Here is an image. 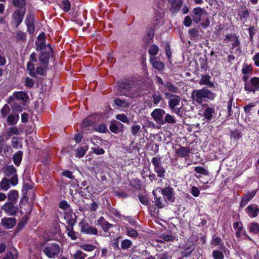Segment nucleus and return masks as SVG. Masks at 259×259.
Listing matches in <instances>:
<instances>
[{"mask_svg":"<svg viewBox=\"0 0 259 259\" xmlns=\"http://www.w3.org/2000/svg\"><path fill=\"white\" fill-rule=\"evenodd\" d=\"M118 83L119 92L122 95L134 98L139 96L141 93L139 85L133 80L125 79Z\"/></svg>","mask_w":259,"mask_h":259,"instance_id":"nucleus-1","label":"nucleus"},{"mask_svg":"<svg viewBox=\"0 0 259 259\" xmlns=\"http://www.w3.org/2000/svg\"><path fill=\"white\" fill-rule=\"evenodd\" d=\"M216 94L206 88L201 89L194 90L191 94V98L193 102L201 105L203 102L213 100Z\"/></svg>","mask_w":259,"mask_h":259,"instance_id":"nucleus-2","label":"nucleus"},{"mask_svg":"<svg viewBox=\"0 0 259 259\" xmlns=\"http://www.w3.org/2000/svg\"><path fill=\"white\" fill-rule=\"evenodd\" d=\"M43 252L50 258H55L60 252L61 247L57 243H48L43 249Z\"/></svg>","mask_w":259,"mask_h":259,"instance_id":"nucleus-3","label":"nucleus"},{"mask_svg":"<svg viewBox=\"0 0 259 259\" xmlns=\"http://www.w3.org/2000/svg\"><path fill=\"white\" fill-rule=\"evenodd\" d=\"M159 90L161 92L163 93L167 98L168 96L171 95L168 92L172 93H176L178 92L179 88L173 84L171 82L166 81L164 82V85H159Z\"/></svg>","mask_w":259,"mask_h":259,"instance_id":"nucleus-4","label":"nucleus"},{"mask_svg":"<svg viewBox=\"0 0 259 259\" xmlns=\"http://www.w3.org/2000/svg\"><path fill=\"white\" fill-rule=\"evenodd\" d=\"M161 191V194L163 196V198L165 203H171L174 202L175 197L173 195V189L171 187H168L164 188H157L155 191Z\"/></svg>","mask_w":259,"mask_h":259,"instance_id":"nucleus-5","label":"nucleus"},{"mask_svg":"<svg viewBox=\"0 0 259 259\" xmlns=\"http://www.w3.org/2000/svg\"><path fill=\"white\" fill-rule=\"evenodd\" d=\"M244 89L248 92L255 93L259 90V77L251 78L249 81L244 83Z\"/></svg>","mask_w":259,"mask_h":259,"instance_id":"nucleus-6","label":"nucleus"},{"mask_svg":"<svg viewBox=\"0 0 259 259\" xmlns=\"http://www.w3.org/2000/svg\"><path fill=\"white\" fill-rule=\"evenodd\" d=\"M6 176L10 177V182L12 186H16L18 182L16 169L13 165L7 166L5 170Z\"/></svg>","mask_w":259,"mask_h":259,"instance_id":"nucleus-7","label":"nucleus"},{"mask_svg":"<svg viewBox=\"0 0 259 259\" xmlns=\"http://www.w3.org/2000/svg\"><path fill=\"white\" fill-rule=\"evenodd\" d=\"M239 36L236 34H229L225 36L224 41L226 43L231 41L232 42L231 49L237 48V51H240V42L239 40Z\"/></svg>","mask_w":259,"mask_h":259,"instance_id":"nucleus-8","label":"nucleus"},{"mask_svg":"<svg viewBox=\"0 0 259 259\" xmlns=\"http://www.w3.org/2000/svg\"><path fill=\"white\" fill-rule=\"evenodd\" d=\"M25 13V9H19L16 10L12 15V21L15 24L16 27L18 26L22 22Z\"/></svg>","mask_w":259,"mask_h":259,"instance_id":"nucleus-9","label":"nucleus"},{"mask_svg":"<svg viewBox=\"0 0 259 259\" xmlns=\"http://www.w3.org/2000/svg\"><path fill=\"white\" fill-rule=\"evenodd\" d=\"M165 111L160 108L155 109L151 113V115L155 121L158 124L163 125V116Z\"/></svg>","mask_w":259,"mask_h":259,"instance_id":"nucleus-10","label":"nucleus"},{"mask_svg":"<svg viewBox=\"0 0 259 259\" xmlns=\"http://www.w3.org/2000/svg\"><path fill=\"white\" fill-rule=\"evenodd\" d=\"M206 15L204 9L200 7L195 8L193 10L192 19L195 23H198Z\"/></svg>","mask_w":259,"mask_h":259,"instance_id":"nucleus-11","label":"nucleus"},{"mask_svg":"<svg viewBox=\"0 0 259 259\" xmlns=\"http://www.w3.org/2000/svg\"><path fill=\"white\" fill-rule=\"evenodd\" d=\"M28 99L27 93L24 92H18L14 93L13 95L10 97L8 100V103L11 104L12 102L16 100H21L23 102L26 101Z\"/></svg>","mask_w":259,"mask_h":259,"instance_id":"nucleus-12","label":"nucleus"},{"mask_svg":"<svg viewBox=\"0 0 259 259\" xmlns=\"http://www.w3.org/2000/svg\"><path fill=\"white\" fill-rule=\"evenodd\" d=\"M2 209L5 213L10 215L16 214L18 211V208L14 205V203L11 201H8L3 206Z\"/></svg>","mask_w":259,"mask_h":259,"instance_id":"nucleus-13","label":"nucleus"},{"mask_svg":"<svg viewBox=\"0 0 259 259\" xmlns=\"http://www.w3.org/2000/svg\"><path fill=\"white\" fill-rule=\"evenodd\" d=\"M246 212L251 218L257 216L259 213V207L255 204H252L248 205L245 209Z\"/></svg>","mask_w":259,"mask_h":259,"instance_id":"nucleus-14","label":"nucleus"},{"mask_svg":"<svg viewBox=\"0 0 259 259\" xmlns=\"http://www.w3.org/2000/svg\"><path fill=\"white\" fill-rule=\"evenodd\" d=\"M167 97L169 98L168 101V106L171 110H174L175 108L180 104L181 101V98L180 96L171 94Z\"/></svg>","mask_w":259,"mask_h":259,"instance_id":"nucleus-15","label":"nucleus"},{"mask_svg":"<svg viewBox=\"0 0 259 259\" xmlns=\"http://www.w3.org/2000/svg\"><path fill=\"white\" fill-rule=\"evenodd\" d=\"M256 194L255 191H252L245 194L242 198L241 202L240 203V207H244L248 202L251 200Z\"/></svg>","mask_w":259,"mask_h":259,"instance_id":"nucleus-16","label":"nucleus"},{"mask_svg":"<svg viewBox=\"0 0 259 259\" xmlns=\"http://www.w3.org/2000/svg\"><path fill=\"white\" fill-rule=\"evenodd\" d=\"M81 231L83 233L90 235H97L98 234V230L96 228L90 226L88 224L86 223L82 225Z\"/></svg>","mask_w":259,"mask_h":259,"instance_id":"nucleus-17","label":"nucleus"},{"mask_svg":"<svg viewBox=\"0 0 259 259\" xmlns=\"http://www.w3.org/2000/svg\"><path fill=\"white\" fill-rule=\"evenodd\" d=\"M50 57V53L45 51L41 52L39 57V62L41 65L45 68H47L49 64V59Z\"/></svg>","mask_w":259,"mask_h":259,"instance_id":"nucleus-18","label":"nucleus"},{"mask_svg":"<svg viewBox=\"0 0 259 259\" xmlns=\"http://www.w3.org/2000/svg\"><path fill=\"white\" fill-rule=\"evenodd\" d=\"M98 224L101 226L102 229L105 233L109 231L110 228L113 227V225L109 223L105 220L104 217H101L97 221Z\"/></svg>","mask_w":259,"mask_h":259,"instance_id":"nucleus-19","label":"nucleus"},{"mask_svg":"<svg viewBox=\"0 0 259 259\" xmlns=\"http://www.w3.org/2000/svg\"><path fill=\"white\" fill-rule=\"evenodd\" d=\"M2 222L4 227L11 229L15 225L16 220L13 218H4L2 219Z\"/></svg>","mask_w":259,"mask_h":259,"instance_id":"nucleus-20","label":"nucleus"},{"mask_svg":"<svg viewBox=\"0 0 259 259\" xmlns=\"http://www.w3.org/2000/svg\"><path fill=\"white\" fill-rule=\"evenodd\" d=\"M210 76L208 75H202L199 82V84L201 85H207L209 88H212L214 83L210 81Z\"/></svg>","mask_w":259,"mask_h":259,"instance_id":"nucleus-21","label":"nucleus"},{"mask_svg":"<svg viewBox=\"0 0 259 259\" xmlns=\"http://www.w3.org/2000/svg\"><path fill=\"white\" fill-rule=\"evenodd\" d=\"M171 4L170 11L172 13L178 12L182 5L181 0H168Z\"/></svg>","mask_w":259,"mask_h":259,"instance_id":"nucleus-22","label":"nucleus"},{"mask_svg":"<svg viewBox=\"0 0 259 259\" xmlns=\"http://www.w3.org/2000/svg\"><path fill=\"white\" fill-rule=\"evenodd\" d=\"M190 152V149L188 147L181 146L179 149H176V154L180 157H184L187 156Z\"/></svg>","mask_w":259,"mask_h":259,"instance_id":"nucleus-23","label":"nucleus"},{"mask_svg":"<svg viewBox=\"0 0 259 259\" xmlns=\"http://www.w3.org/2000/svg\"><path fill=\"white\" fill-rule=\"evenodd\" d=\"M20 132L16 126H13L8 128L6 132L5 136L7 139H9L13 135H19Z\"/></svg>","mask_w":259,"mask_h":259,"instance_id":"nucleus-24","label":"nucleus"},{"mask_svg":"<svg viewBox=\"0 0 259 259\" xmlns=\"http://www.w3.org/2000/svg\"><path fill=\"white\" fill-rule=\"evenodd\" d=\"M155 190L153 191V194L154 195V200L155 205L159 208H162L165 206V201L163 198L161 197H158L156 195Z\"/></svg>","mask_w":259,"mask_h":259,"instance_id":"nucleus-25","label":"nucleus"},{"mask_svg":"<svg viewBox=\"0 0 259 259\" xmlns=\"http://www.w3.org/2000/svg\"><path fill=\"white\" fill-rule=\"evenodd\" d=\"M214 112L215 109L213 106L210 107L207 106L204 109V116L206 119L210 120L211 119Z\"/></svg>","mask_w":259,"mask_h":259,"instance_id":"nucleus-26","label":"nucleus"},{"mask_svg":"<svg viewBox=\"0 0 259 259\" xmlns=\"http://www.w3.org/2000/svg\"><path fill=\"white\" fill-rule=\"evenodd\" d=\"M19 197L18 192L16 190H11L8 194V199L9 201L15 202Z\"/></svg>","mask_w":259,"mask_h":259,"instance_id":"nucleus-27","label":"nucleus"},{"mask_svg":"<svg viewBox=\"0 0 259 259\" xmlns=\"http://www.w3.org/2000/svg\"><path fill=\"white\" fill-rule=\"evenodd\" d=\"M10 185H11L10 180L7 178H4L0 183V188L3 190L7 191L10 188Z\"/></svg>","mask_w":259,"mask_h":259,"instance_id":"nucleus-28","label":"nucleus"},{"mask_svg":"<svg viewBox=\"0 0 259 259\" xmlns=\"http://www.w3.org/2000/svg\"><path fill=\"white\" fill-rule=\"evenodd\" d=\"M13 37L17 41H24L26 38V33L18 30L13 34Z\"/></svg>","mask_w":259,"mask_h":259,"instance_id":"nucleus-29","label":"nucleus"},{"mask_svg":"<svg viewBox=\"0 0 259 259\" xmlns=\"http://www.w3.org/2000/svg\"><path fill=\"white\" fill-rule=\"evenodd\" d=\"M23 152L19 151L15 153L13 157L14 163L17 165L19 166L22 159Z\"/></svg>","mask_w":259,"mask_h":259,"instance_id":"nucleus-30","label":"nucleus"},{"mask_svg":"<svg viewBox=\"0 0 259 259\" xmlns=\"http://www.w3.org/2000/svg\"><path fill=\"white\" fill-rule=\"evenodd\" d=\"M123 125L119 122H117V123H112L110 124L109 128L110 131L114 133H119L120 130V127H121Z\"/></svg>","mask_w":259,"mask_h":259,"instance_id":"nucleus-31","label":"nucleus"},{"mask_svg":"<svg viewBox=\"0 0 259 259\" xmlns=\"http://www.w3.org/2000/svg\"><path fill=\"white\" fill-rule=\"evenodd\" d=\"M234 228L236 230V236L240 237L241 236V231L243 229V225L242 223L236 222L233 224Z\"/></svg>","mask_w":259,"mask_h":259,"instance_id":"nucleus-32","label":"nucleus"},{"mask_svg":"<svg viewBox=\"0 0 259 259\" xmlns=\"http://www.w3.org/2000/svg\"><path fill=\"white\" fill-rule=\"evenodd\" d=\"M167 123L170 124H175L176 123V120L174 116L167 113L165 114V118L163 121V124Z\"/></svg>","mask_w":259,"mask_h":259,"instance_id":"nucleus-33","label":"nucleus"},{"mask_svg":"<svg viewBox=\"0 0 259 259\" xmlns=\"http://www.w3.org/2000/svg\"><path fill=\"white\" fill-rule=\"evenodd\" d=\"M71 255L74 259H84L87 256V254L80 250H76L75 253Z\"/></svg>","mask_w":259,"mask_h":259,"instance_id":"nucleus-34","label":"nucleus"},{"mask_svg":"<svg viewBox=\"0 0 259 259\" xmlns=\"http://www.w3.org/2000/svg\"><path fill=\"white\" fill-rule=\"evenodd\" d=\"M93 124V122L92 120L89 118L87 117L85 118L82 122V129L84 131L88 130V128L91 126Z\"/></svg>","mask_w":259,"mask_h":259,"instance_id":"nucleus-35","label":"nucleus"},{"mask_svg":"<svg viewBox=\"0 0 259 259\" xmlns=\"http://www.w3.org/2000/svg\"><path fill=\"white\" fill-rule=\"evenodd\" d=\"M154 171L156 172L157 176L159 178H163L166 171L165 168L162 166V165L155 168Z\"/></svg>","mask_w":259,"mask_h":259,"instance_id":"nucleus-36","label":"nucleus"},{"mask_svg":"<svg viewBox=\"0 0 259 259\" xmlns=\"http://www.w3.org/2000/svg\"><path fill=\"white\" fill-rule=\"evenodd\" d=\"M241 71L243 74H251L252 72V67L251 65L244 64L242 66Z\"/></svg>","mask_w":259,"mask_h":259,"instance_id":"nucleus-37","label":"nucleus"},{"mask_svg":"<svg viewBox=\"0 0 259 259\" xmlns=\"http://www.w3.org/2000/svg\"><path fill=\"white\" fill-rule=\"evenodd\" d=\"M127 235L131 237L136 238L138 236V233L137 231L130 227H125Z\"/></svg>","mask_w":259,"mask_h":259,"instance_id":"nucleus-38","label":"nucleus"},{"mask_svg":"<svg viewBox=\"0 0 259 259\" xmlns=\"http://www.w3.org/2000/svg\"><path fill=\"white\" fill-rule=\"evenodd\" d=\"M238 15L241 20H246L249 17V12L246 9L240 11L238 13Z\"/></svg>","mask_w":259,"mask_h":259,"instance_id":"nucleus-39","label":"nucleus"},{"mask_svg":"<svg viewBox=\"0 0 259 259\" xmlns=\"http://www.w3.org/2000/svg\"><path fill=\"white\" fill-rule=\"evenodd\" d=\"M249 232L254 234L258 233L259 224L255 222L251 223L249 227Z\"/></svg>","mask_w":259,"mask_h":259,"instance_id":"nucleus-40","label":"nucleus"},{"mask_svg":"<svg viewBox=\"0 0 259 259\" xmlns=\"http://www.w3.org/2000/svg\"><path fill=\"white\" fill-rule=\"evenodd\" d=\"M79 247L83 250L89 252L93 251L96 248L95 245L89 244H82L80 245Z\"/></svg>","mask_w":259,"mask_h":259,"instance_id":"nucleus-41","label":"nucleus"},{"mask_svg":"<svg viewBox=\"0 0 259 259\" xmlns=\"http://www.w3.org/2000/svg\"><path fill=\"white\" fill-rule=\"evenodd\" d=\"M153 36L154 30L153 29H150L146 35L144 37V41L147 44L150 43L151 40L152 39Z\"/></svg>","mask_w":259,"mask_h":259,"instance_id":"nucleus-42","label":"nucleus"},{"mask_svg":"<svg viewBox=\"0 0 259 259\" xmlns=\"http://www.w3.org/2000/svg\"><path fill=\"white\" fill-rule=\"evenodd\" d=\"M151 162L154 166V169L157 167V166H159L161 165V158L160 156L154 157L151 160Z\"/></svg>","mask_w":259,"mask_h":259,"instance_id":"nucleus-43","label":"nucleus"},{"mask_svg":"<svg viewBox=\"0 0 259 259\" xmlns=\"http://www.w3.org/2000/svg\"><path fill=\"white\" fill-rule=\"evenodd\" d=\"M71 5L68 0H62L61 8L65 12H68L70 9Z\"/></svg>","mask_w":259,"mask_h":259,"instance_id":"nucleus-44","label":"nucleus"},{"mask_svg":"<svg viewBox=\"0 0 259 259\" xmlns=\"http://www.w3.org/2000/svg\"><path fill=\"white\" fill-rule=\"evenodd\" d=\"M132 245V242L128 239H125L121 241V247L123 249H128Z\"/></svg>","mask_w":259,"mask_h":259,"instance_id":"nucleus-45","label":"nucleus"},{"mask_svg":"<svg viewBox=\"0 0 259 259\" xmlns=\"http://www.w3.org/2000/svg\"><path fill=\"white\" fill-rule=\"evenodd\" d=\"M152 66L158 70H162L164 68V64L161 62L154 61L152 62Z\"/></svg>","mask_w":259,"mask_h":259,"instance_id":"nucleus-46","label":"nucleus"},{"mask_svg":"<svg viewBox=\"0 0 259 259\" xmlns=\"http://www.w3.org/2000/svg\"><path fill=\"white\" fill-rule=\"evenodd\" d=\"M194 170L198 174H200L205 176L208 175L209 172L201 166H196L194 168Z\"/></svg>","mask_w":259,"mask_h":259,"instance_id":"nucleus-47","label":"nucleus"},{"mask_svg":"<svg viewBox=\"0 0 259 259\" xmlns=\"http://www.w3.org/2000/svg\"><path fill=\"white\" fill-rule=\"evenodd\" d=\"M95 130L100 133H106L108 129L105 124L102 123L97 125L95 127Z\"/></svg>","mask_w":259,"mask_h":259,"instance_id":"nucleus-48","label":"nucleus"},{"mask_svg":"<svg viewBox=\"0 0 259 259\" xmlns=\"http://www.w3.org/2000/svg\"><path fill=\"white\" fill-rule=\"evenodd\" d=\"M67 231H68L67 235L70 237L72 240H75L76 239V236L75 232L73 230L72 227L67 228Z\"/></svg>","mask_w":259,"mask_h":259,"instance_id":"nucleus-49","label":"nucleus"},{"mask_svg":"<svg viewBox=\"0 0 259 259\" xmlns=\"http://www.w3.org/2000/svg\"><path fill=\"white\" fill-rule=\"evenodd\" d=\"M141 128L139 125H134L132 126L131 131L132 134L133 136H138V133L141 131Z\"/></svg>","mask_w":259,"mask_h":259,"instance_id":"nucleus-50","label":"nucleus"},{"mask_svg":"<svg viewBox=\"0 0 259 259\" xmlns=\"http://www.w3.org/2000/svg\"><path fill=\"white\" fill-rule=\"evenodd\" d=\"M114 103L116 105L122 107H125L127 106V103L125 100H122L120 99H115Z\"/></svg>","mask_w":259,"mask_h":259,"instance_id":"nucleus-51","label":"nucleus"},{"mask_svg":"<svg viewBox=\"0 0 259 259\" xmlns=\"http://www.w3.org/2000/svg\"><path fill=\"white\" fill-rule=\"evenodd\" d=\"M158 50L159 48L157 46L152 45L149 50V53L152 56H154L158 53Z\"/></svg>","mask_w":259,"mask_h":259,"instance_id":"nucleus-52","label":"nucleus"},{"mask_svg":"<svg viewBox=\"0 0 259 259\" xmlns=\"http://www.w3.org/2000/svg\"><path fill=\"white\" fill-rule=\"evenodd\" d=\"M212 255L214 259H223L224 257L223 253L219 250H213Z\"/></svg>","mask_w":259,"mask_h":259,"instance_id":"nucleus-53","label":"nucleus"},{"mask_svg":"<svg viewBox=\"0 0 259 259\" xmlns=\"http://www.w3.org/2000/svg\"><path fill=\"white\" fill-rule=\"evenodd\" d=\"M13 4L18 8H23L25 6V0H13Z\"/></svg>","mask_w":259,"mask_h":259,"instance_id":"nucleus-54","label":"nucleus"},{"mask_svg":"<svg viewBox=\"0 0 259 259\" xmlns=\"http://www.w3.org/2000/svg\"><path fill=\"white\" fill-rule=\"evenodd\" d=\"M10 109L9 106L7 104L5 105L1 110V113L3 117L5 118L10 112Z\"/></svg>","mask_w":259,"mask_h":259,"instance_id":"nucleus-55","label":"nucleus"},{"mask_svg":"<svg viewBox=\"0 0 259 259\" xmlns=\"http://www.w3.org/2000/svg\"><path fill=\"white\" fill-rule=\"evenodd\" d=\"M34 16L32 14H28L25 19V23L27 24H31L34 23Z\"/></svg>","mask_w":259,"mask_h":259,"instance_id":"nucleus-56","label":"nucleus"},{"mask_svg":"<svg viewBox=\"0 0 259 259\" xmlns=\"http://www.w3.org/2000/svg\"><path fill=\"white\" fill-rule=\"evenodd\" d=\"M116 119L124 123H128L129 122L127 117L124 114L117 115Z\"/></svg>","mask_w":259,"mask_h":259,"instance_id":"nucleus-57","label":"nucleus"},{"mask_svg":"<svg viewBox=\"0 0 259 259\" xmlns=\"http://www.w3.org/2000/svg\"><path fill=\"white\" fill-rule=\"evenodd\" d=\"M19 140L20 139L19 138L16 137H14L12 139L11 144H12V146H13V148H16V149L18 148V145L20 144Z\"/></svg>","mask_w":259,"mask_h":259,"instance_id":"nucleus-58","label":"nucleus"},{"mask_svg":"<svg viewBox=\"0 0 259 259\" xmlns=\"http://www.w3.org/2000/svg\"><path fill=\"white\" fill-rule=\"evenodd\" d=\"M119 237L114 238L111 241V245L114 249L117 250L119 249Z\"/></svg>","mask_w":259,"mask_h":259,"instance_id":"nucleus-59","label":"nucleus"},{"mask_svg":"<svg viewBox=\"0 0 259 259\" xmlns=\"http://www.w3.org/2000/svg\"><path fill=\"white\" fill-rule=\"evenodd\" d=\"M10 105L12 106L13 109L16 110V111L19 112L22 111L21 106L18 104L15 101L12 102Z\"/></svg>","mask_w":259,"mask_h":259,"instance_id":"nucleus-60","label":"nucleus"},{"mask_svg":"<svg viewBox=\"0 0 259 259\" xmlns=\"http://www.w3.org/2000/svg\"><path fill=\"white\" fill-rule=\"evenodd\" d=\"M92 149L94 153L97 155L103 154L105 153V150L99 146L93 148Z\"/></svg>","mask_w":259,"mask_h":259,"instance_id":"nucleus-61","label":"nucleus"},{"mask_svg":"<svg viewBox=\"0 0 259 259\" xmlns=\"http://www.w3.org/2000/svg\"><path fill=\"white\" fill-rule=\"evenodd\" d=\"M87 150L83 148H80L76 151V155L78 157H82L85 154Z\"/></svg>","mask_w":259,"mask_h":259,"instance_id":"nucleus-62","label":"nucleus"},{"mask_svg":"<svg viewBox=\"0 0 259 259\" xmlns=\"http://www.w3.org/2000/svg\"><path fill=\"white\" fill-rule=\"evenodd\" d=\"M18 120V117L16 118L14 115H10L8 117L7 121L10 124H15Z\"/></svg>","mask_w":259,"mask_h":259,"instance_id":"nucleus-63","label":"nucleus"},{"mask_svg":"<svg viewBox=\"0 0 259 259\" xmlns=\"http://www.w3.org/2000/svg\"><path fill=\"white\" fill-rule=\"evenodd\" d=\"M16 253H12L11 252L8 253L3 259H17Z\"/></svg>","mask_w":259,"mask_h":259,"instance_id":"nucleus-64","label":"nucleus"}]
</instances>
